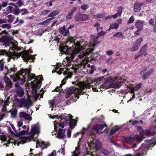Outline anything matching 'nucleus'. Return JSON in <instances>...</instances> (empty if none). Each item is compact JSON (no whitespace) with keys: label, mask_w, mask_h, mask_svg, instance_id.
Returning <instances> with one entry per match:
<instances>
[{"label":"nucleus","mask_w":156,"mask_h":156,"mask_svg":"<svg viewBox=\"0 0 156 156\" xmlns=\"http://www.w3.org/2000/svg\"><path fill=\"white\" fill-rule=\"evenodd\" d=\"M122 127V126H114L111 129L110 132L111 135H112L114 134L116 132L118 131Z\"/></svg>","instance_id":"nucleus-26"},{"label":"nucleus","mask_w":156,"mask_h":156,"mask_svg":"<svg viewBox=\"0 0 156 156\" xmlns=\"http://www.w3.org/2000/svg\"><path fill=\"white\" fill-rule=\"evenodd\" d=\"M59 152H61L63 154H65V150L63 148L61 147L60 150L58 151Z\"/></svg>","instance_id":"nucleus-60"},{"label":"nucleus","mask_w":156,"mask_h":156,"mask_svg":"<svg viewBox=\"0 0 156 156\" xmlns=\"http://www.w3.org/2000/svg\"><path fill=\"white\" fill-rule=\"evenodd\" d=\"M114 36L118 38H123L124 37L123 34L121 32H118L114 35Z\"/></svg>","instance_id":"nucleus-38"},{"label":"nucleus","mask_w":156,"mask_h":156,"mask_svg":"<svg viewBox=\"0 0 156 156\" xmlns=\"http://www.w3.org/2000/svg\"><path fill=\"white\" fill-rule=\"evenodd\" d=\"M4 66L3 62L2 60L0 61V71H2Z\"/></svg>","instance_id":"nucleus-49"},{"label":"nucleus","mask_w":156,"mask_h":156,"mask_svg":"<svg viewBox=\"0 0 156 156\" xmlns=\"http://www.w3.org/2000/svg\"><path fill=\"white\" fill-rule=\"evenodd\" d=\"M92 39L88 43L85 42L84 47L78 41L74 42V39L73 37H69L67 41L62 45L59 46V50L62 54H64L68 55L62 63L61 65L58 64L55 67V70H53L52 73L55 72L58 74L62 73V72L65 69L67 70H69L71 72H75L79 68H83L87 64L86 60H82L83 58L89 55L94 51L93 48L90 49L91 46L94 47L99 43V41L94 39V36H91Z\"/></svg>","instance_id":"nucleus-1"},{"label":"nucleus","mask_w":156,"mask_h":156,"mask_svg":"<svg viewBox=\"0 0 156 156\" xmlns=\"http://www.w3.org/2000/svg\"><path fill=\"white\" fill-rule=\"evenodd\" d=\"M16 4L17 5H18V6H20L23 4V3L20 0H19L17 1Z\"/></svg>","instance_id":"nucleus-51"},{"label":"nucleus","mask_w":156,"mask_h":156,"mask_svg":"<svg viewBox=\"0 0 156 156\" xmlns=\"http://www.w3.org/2000/svg\"><path fill=\"white\" fill-rule=\"evenodd\" d=\"M7 20L8 22L12 23V22L14 20V17L12 15H8L7 16Z\"/></svg>","instance_id":"nucleus-35"},{"label":"nucleus","mask_w":156,"mask_h":156,"mask_svg":"<svg viewBox=\"0 0 156 156\" xmlns=\"http://www.w3.org/2000/svg\"><path fill=\"white\" fill-rule=\"evenodd\" d=\"M155 129H153L152 128L148 129L145 130L144 132V134H145L148 136H150L154 135L155 133Z\"/></svg>","instance_id":"nucleus-21"},{"label":"nucleus","mask_w":156,"mask_h":156,"mask_svg":"<svg viewBox=\"0 0 156 156\" xmlns=\"http://www.w3.org/2000/svg\"><path fill=\"white\" fill-rule=\"evenodd\" d=\"M87 128H83L82 130L81 131H80L79 132H78L76 133V134H74L73 135V136L75 137H76L77 136L79 135V134H82L81 136H83V134L87 130Z\"/></svg>","instance_id":"nucleus-30"},{"label":"nucleus","mask_w":156,"mask_h":156,"mask_svg":"<svg viewBox=\"0 0 156 156\" xmlns=\"http://www.w3.org/2000/svg\"><path fill=\"white\" fill-rule=\"evenodd\" d=\"M50 118L59 120V122L55 120L54 122L55 130H58L56 136L57 138L63 139L65 137V133L66 130L65 129H63V128L67 126L68 123L70 129L67 130V135L68 138L71 137L72 129L74 128L76 123V121L72 119V116L70 114L66 113L59 115L53 114L52 116L50 115Z\"/></svg>","instance_id":"nucleus-3"},{"label":"nucleus","mask_w":156,"mask_h":156,"mask_svg":"<svg viewBox=\"0 0 156 156\" xmlns=\"http://www.w3.org/2000/svg\"><path fill=\"white\" fill-rule=\"evenodd\" d=\"M92 139L88 141L89 146L90 148L95 147L96 150L98 151L101 147V144L99 141L94 139L95 135L94 134H92Z\"/></svg>","instance_id":"nucleus-10"},{"label":"nucleus","mask_w":156,"mask_h":156,"mask_svg":"<svg viewBox=\"0 0 156 156\" xmlns=\"http://www.w3.org/2000/svg\"><path fill=\"white\" fill-rule=\"evenodd\" d=\"M23 121L18 119L17 122V133L20 135L27 134L29 130V126L23 125Z\"/></svg>","instance_id":"nucleus-9"},{"label":"nucleus","mask_w":156,"mask_h":156,"mask_svg":"<svg viewBox=\"0 0 156 156\" xmlns=\"http://www.w3.org/2000/svg\"><path fill=\"white\" fill-rule=\"evenodd\" d=\"M53 19V18H50L44 21V22H41V24H42V25H46V24H48V23H49L50 22L51 20H52Z\"/></svg>","instance_id":"nucleus-39"},{"label":"nucleus","mask_w":156,"mask_h":156,"mask_svg":"<svg viewBox=\"0 0 156 156\" xmlns=\"http://www.w3.org/2000/svg\"><path fill=\"white\" fill-rule=\"evenodd\" d=\"M49 103L50 104V106L51 108L55 107L56 101L55 99H53L49 101Z\"/></svg>","instance_id":"nucleus-33"},{"label":"nucleus","mask_w":156,"mask_h":156,"mask_svg":"<svg viewBox=\"0 0 156 156\" xmlns=\"http://www.w3.org/2000/svg\"><path fill=\"white\" fill-rule=\"evenodd\" d=\"M144 22L143 21L137 20L135 23V26L137 28L143 29V27L144 24Z\"/></svg>","instance_id":"nucleus-20"},{"label":"nucleus","mask_w":156,"mask_h":156,"mask_svg":"<svg viewBox=\"0 0 156 156\" xmlns=\"http://www.w3.org/2000/svg\"><path fill=\"white\" fill-rule=\"evenodd\" d=\"M55 131H54L52 132V134L53 136H54V135L55 136V137H57L56 136H57V130H55Z\"/></svg>","instance_id":"nucleus-63"},{"label":"nucleus","mask_w":156,"mask_h":156,"mask_svg":"<svg viewBox=\"0 0 156 156\" xmlns=\"http://www.w3.org/2000/svg\"><path fill=\"white\" fill-rule=\"evenodd\" d=\"M149 22L150 24H151V25L153 26L154 25V22L153 20L152 19H151L150 20H149Z\"/></svg>","instance_id":"nucleus-61"},{"label":"nucleus","mask_w":156,"mask_h":156,"mask_svg":"<svg viewBox=\"0 0 156 156\" xmlns=\"http://www.w3.org/2000/svg\"><path fill=\"white\" fill-rule=\"evenodd\" d=\"M96 68L94 66L92 65L90 66V69H87L88 73L90 74H92L94 72Z\"/></svg>","instance_id":"nucleus-32"},{"label":"nucleus","mask_w":156,"mask_h":156,"mask_svg":"<svg viewBox=\"0 0 156 156\" xmlns=\"http://www.w3.org/2000/svg\"><path fill=\"white\" fill-rule=\"evenodd\" d=\"M94 27H95L97 30V31H98V27H100V24L98 23H95L94 25Z\"/></svg>","instance_id":"nucleus-62"},{"label":"nucleus","mask_w":156,"mask_h":156,"mask_svg":"<svg viewBox=\"0 0 156 156\" xmlns=\"http://www.w3.org/2000/svg\"><path fill=\"white\" fill-rule=\"evenodd\" d=\"M5 69L7 70L8 72L7 74L10 73L11 72H15L16 70V68H14V67H11L9 69H7L6 67H5Z\"/></svg>","instance_id":"nucleus-37"},{"label":"nucleus","mask_w":156,"mask_h":156,"mask_svg":"<svg viewBox=\"0 0 156 156\" xmlns=\"http://www.w3.org/2000/svg\"><path fill=\"white\" fill-rule=\"evenodd\" d=\"M134 20V18L133 16H131L129 19L127 23L128 24L132 23H133Z\"/></svg>","instance_id":"nucleus-46"},{"label":"nucleus","mask_w":156,"mask_h":156,"mask_svg":"<svg viewBox=\"0 0 156 156\" xmlns=\"http://www.w3.org/2000/svg\"><path fill=\"white\" fill-rule=\"evenodd\" d=\"M80 152V146L78 143L77 147L75 148V150L73 152V156H77L79 154Z\"/></svg>","instance_id":"nucleus-28"},{"label":"nucleus","mask_w":156,"mask_h":156,"mask_svg":"<svg viewBox=\"0 0 156 156\" xmlns=\"http://www.w3.org/2000/svg\"><path fill=\"white\" fill-rule=\"evenodd\" d=\"M59 13V12L58 10H54L51 12L49 14L48 16L49 17H53L55 16L58 15Z\"/></svg>","instance_id":"nucleus-27"},{"label":"nucleus","mask_w":156,"mask_h":156,"mask_svg":"<svg viewBox=\"0 0 156 156\" xmlns=\"http://www.w3.org/2000/svg\"><path fill=\"white\" fill-rule=\"evenodd\" d=\"M68 70L66 71H62V72H63V74L64 76L66 75L67 76H65V78L63 79V80L62 81V84H60V86L58 87H57L55 89V91H59L60 90V88L62 87V85H63V84H64L65 83V81L68 78H71L72 74V72H73V71L72 72H70L69 71H68Z\"/></svg>","instance_id":"nucleus-15"},{"label":"nucleus","mask_w":156,"mask_h":156,"mask_svg":"<svg viewBox=\"0 0 156 156\" xmlns=\"http://www.w3.org/2000/svg\"><path fill=\"white\" fill-rule=\"evenodd\" d=\"M101 80H102V78L97 79L96 81H93L90 79H88L85 83H79L77 87H70L68 90V93L70 95L73 94L71 99L73 102H76L77 99L79 97V95L82 94V90L83 89L85 88H89L90 86H94V85H97L100 83L99 82Z\"/></svg>","instance_id":"nucleus-4"},{"label":"nucleus","mask_w":156,"mask_h":156,"mask_svg":"<svg viewBox=\"0 0 156 156\" xmlns=\"http://www.w3.org/2000/svg\"><path fill=\"white\" fill-rule=\"evenodd\" d=\"M56 152L55 151L53 150L49 155V156H56Z\"/></svg>","instance_id":"nucleus-54"},{"label":"nucleus","mask_w":156,"mask_h":156,"mask_svg":"<svg viewBox=\"0 0 156 156\" xmlns=\"http://www.w3.org/2000/svg\"><path fill=\"white\" fill-rule=\"evenodd\" d=\"M5 55L8 57V61H9L12 58L14 59L16 58H18V57L21 56L25 62L28 61H33L35 58L34 55H30L27 51H24L20 52L19 53L14 52H11L10 51L7 52L4 50H0V55Z\"/></svg>","instance_id":"nucleus-6"},{"label":"nucleus","mask_w":156,"mask_h":156,"mask_svg":"<svg viewBox=\"0 0 156 156\" xmlns=\"http://www.w3.org/2000/svg\"><path fill=\"white\" fill-rule=\"evenodd\" d=\"M132 121L131 120H130L129 122H128L126 124H125L123 125V126H126V125H127L126 126V128H128V126L131 123V122Z\"/></svg>","instance_id":"nucleus-64"},{"label":"nucleus","mask_w":156,"mask_h":156,"mask_svg":"<svg viewBox=\"0 0 156 156\" xmlns=\"http://www.w3.org/2000/svg\"><path fill=\"white\" fill-rule=\"evenodd\" d=\"M88 16L86 14H80L77 15L75 18L77 21H84L87 20Z\"/></svg>","instance_id":"nucleus-19"},{"label":"nucleus","mask_w":156,"mask_h":156,"mask_svg":"<svg viewBox=\"0 0 156 156\" xmlns=\"http://www.w3.org/2000/svg\"><path fill=\"white\" fill-rule=\"evenodd\" d=\"M89 8L88 5L87 4H83L81 6L80 8L83 10H86Z\"/></svg>","instance_id":"nucleus-42"},{"label":"nucleus","mask_w":156,"mask_h":156,"mask_svg":"<svg viewBox=\"0 0 156 156\" xmlns=\"http://www.w3.org/2000/svg\"><path fill=\"white\" fill-rule=\"evenodd\" d=\"M139 46L135 43L133 45V47L131 49L132 51H135L137 50L139 48Z\"/></svg>","instance_id":"nucleus-36"},{"label":"nucleus","mask_w":156,"mask_h":156,"mask_svg":"<svg viewBox=\"0 0 156 156\" xmlns=\"http://www.w3.org/2000/svg\"><path fill=\"white\" fill-rule=\"evenodd\" d=\"M106 82H110L112 84V87L118 88L122 85V81L120 80V78L118 77H115L112 79L111 78H109L106 80Z\"/></svg>","instance_id":"nucleus-11"},{"label":"nucleus","mask_w":156,"mask_h":156,"mask_svg":"<svg viewBox=\"0 0 156 156\" xmlns=\"http://www.w3.org/2000/svg\"><path fill=\"white\" fill-rule=\"evenodd\" d=\"M143 38L141 37H140L136 41L135 43L139 46H140L141 42L143 41Z\"/></svg>","instance_id":"nucleus-41"},{"label":"nucleus","mask_w":156,"mask_h":156,"mask_svg":"<svg viewBox=\"0 0 156 156\" xmlns=\"http://www.w3.org/2000/svg\"><path fill=\"white\" fill-rule=\"evenodd\" d=\"M30 71V70L27 69H21L17 74L10 75L14 81L16 82L15 84V87L16 88V93L20 97H22L24 94V91L20 86V84H22L24 82H26L27 86L29 87L30 83L28 82L34 79L33 82H31V88L30 90H27V99H22L20 101V107L27 108L32 105L30 97L33 96L35 99H37L40 95L41 98H42V94L44 93L42 91H40L39 94L37 93V90L40 87L42 77L40 76L35 77V75L31 73Z\"/></svg>","instance_id":"nucleus-2"},{"label":"nucleus","mask_w":156,"mask_h":156,"mask_svg":"<svg viewBox=\"0 0 156 156\" xmlns=\"http://www.w3.org/2000/svg\"><path fill=\"white\" fill-rule=\"evenodd\" d=\"M31 127V131L28 133L30 135V137H20L17 140L12 139H9L7 141V146H8V144L10 143L13 144L15 145L17 144L18 146H19L20 144H23L29 141L32 139L35 140L34 138H37L38 135L40 133V126L38 124H36L32 125Z\"/></svg>","instance_id":"nucleus-5"},{"label":"nucleus","mask_w":156,"mask_h":156,"mask_svg":"<svg viewBox=\"0 0 156 156\" xmlns=\"http://www.w3.org/2000/svg\"><path fill=\"white\" fill-rule=\"evenodd\" d=\"M76 10V7H74L71 10V11L69 12L73 14V13Z\"/></svg>","instance_id":"nucleus-56"},{"label":"nucleus","mask_w":156,"mask_h":156,"mask_svg":"<svg viewBox=\"0 0 156 156\" xmlns=\"http://www.w3.org/2000/svg\"><path fill=\"white\" fill-rule=\"evenodd\" d=\"M141 85L142 84L140 83L134 87L133 85L130 84L127 86L126 89L122 90L121 91L122 93L125 94H126L129 92H131L132 93H133V91L138 90L141 87Z\"/></svg>","instance_id":"nucleus-12"},{"label":"nucleus","mask_w":156,"mask_h":156,"mask_svg":"<svg viewBox=\"0 0 156 156\" xmlns=\"http://www.w3.org/2000/svg\"><path fill=\"white\" fill-rule=\"evenodd\" d=\"M19 116L20 118V119L22 120L23 119L29 121L32 120V118L30 115L23 112H20L19 113Z\"/></svg>","instance_id":"nucleus-17"},{"label":"nucleus","mask_w":156,"mask_h":156,"mask_svg":"<svg viewBox=\"0 0 156 156\" xmlns=\"http://www.w3.org/2000/svg\"><path fill=\"white\" fill-rule=\"evenodd\" d=\"M152 70H151L148 72H147V73L144 74L143 75L142 77L143 79L145 80L149 77L150 75H151V74L152 73Z\"/></svg>","instance_id":"nucleus-31"},{"label":"nucleus","mask_w":156,"mask_h":156,"mask_svg":"<svg viewBox=\"0 0 156 156\" xmlns=\"http://www.w3.org/2000/svg\"><path fill=\"white\" fill-rule=\"evenodd\" d=\"M0 41L4 42L6 47L9 46L10 50L12 49L14 51L18 50V47L17 46V42L15 41L13 39L8 35L2 36L0 38Z\"/></svg>","instance_id":"nucleus-8"},{"label":"nucleus","mask_w":156,"mask_h":156,"mask_svg":"<svg viewBox=\"0 0 156 156\" xmlns=\"http://www.w3.org/2000/svg\"><path fill=\"white\" fill-rule=\"evenodd\" d=\"M49 146V144H46L45 142H43L41 140H38L36 141V147L37 148L41 147L42 148H47Z\"/></svg>","instance_id":"nucleus-18"},{"label":"nucleus","mask_w":156,"mask_h":156,"mask_svg":"<svg viewBox=\"0 0 156 156\" xmlns=\"http://www.w3.org/2000/svg\"><path fill=\"white\" fill-rule=\"evenodd\" d=\"M49 11L48 10H45L42 12L41 15H46L48 13Z\"/></svg>","instance_id":"nucleus-57"},{"label":"nucleus","mask_w":156,"mask_h":156,"mask_svg":"<svg viewBox=\"0 0 156 156\" xmlns=\"http://www.w3.org/2000/svg\"><path fill=\"white\" fill-rule=\"evenodd\" d=\"M142 29H141L138 28V29L134 32V34L136 35H139L140 33V31Z\"/></svg>","instance_id":"nucleus-53"},{"label":"nucleus","mask_w":156,"mask_h":156,"mask_svg":"<svg viewBox=\"0 0 156 156\" xmlns=\"http://www.w3.org/2000/svg\"><path fill=\"white\" fill-rule=\"evenodd\" d=\"M105 16V14L104 13L102 14H100L97 15H94V17L95 18H101Z\"/></svg>","instance_id":"nucleus-44"},{"label":"nucleus","mask_w":156,"mask_h":156,"mask_svg":"<svg viewBox=\"0 0 156 156\" xmlns=\"http://www.w3.org/2000/svg\"><path fill=\"white\" fill-rule=\"evenodd\" d=\"M2 27L3 28H6L8 29H9L11 28V26L9 24H7L2 25Z\"/></svg>","instance_id":"nucleus-47"},{"label":"nucleus","mask_w":156,"mask_h":156,"mask_svg":"<svg viewBox=\"0 0 156 156\" xmlns=\"http://www.w3.org/2000/svg\"><path fill=\"white\" fill-rule=\"evenodd\" d=\"M11 116L14 118H15L17 115V111L16 110H13L11 112Z\"/></svg>","instance_id":"nucleus-43"},{"label":"nucleus","mask_w":156,"mask_h":156,"mask_svg":"<svg viewBox=\"0 0 156 156\" xmlns=\"http://www.w3.org/2000/svg\"><path fill=\"white\" fill-rule=\"evenodd\" d=\"M105 34V32L103 31H101L100 33H98L97 35L96 39H98L100 37L104 35Z\"/></svg>","instance_id":"nucleus-40"},{"label":"nucleus","mask_w":156,"mask_h":156,"mask_svg":"<svg viewBox=\"0 0 156 156\" xmlns=\"http://www.w3.org/2000/svg\"><path fill=\"white\" fill-rule=\"evenodd\" d=\"M141 3L136 2L135 4L134 8V11L135 12L139 11L141 9V6L142 5Z\"/></svg>","instance_id":"nucleus-23"},{"label":"nucleus","mask_w":156,"mask_h":156,"mask_svg":"<svg viewBox=\"0 0 156 156\" xmlns=\"http://www.w3.org/2000/svg\"><path fill=\"white\" fill-rule=\"evenodd\" d=\"M137 129L140 134V136H141L142 138L143 139V138L142 137V136L144 135V131L141 127L140 126H137Z\"/></svg>","instance_id":"nucleus-34"},{"label":"nucleus","mask_w":156,"mask_h":156,"mask_svg":"<svg viewBox=\"0 0 156 156\" xmlns=\"http://www.w3.org/2000/svg\"><path fill=\"white\" fill-rule=\"evenodd\" d=\"M12 6H8L7 8V11L9 13H12L17 9V7L15 5L12 3L10 4Z\"/></svg>","instance_id":"nucleus-22"},{"label":"nucleus","mask_w":156,"mask_h":156,"mask_svg":"<svg viewBox=\"0 0 156 156\" xmlns=\"http://www.w3.org/2000/svg\"><path fill=\"white\" fill-rule=\"evenodd\" d=\"M107 62L109 64H112L114 62V61L112 58H110L107 60Z\"/></svg>","instance_id":"nucleus-48"},{"label":"nucleus","mask_w":156,"mask_h":156,"mask_svg":"<svg viewBox=\"0 0 156 156\" xmlns=\"http://www.w3.org/2000/svg\"><path fill=\"white\" fill-rule=\"evenodd\" d=\"M6 20L5 19H0V24H2L3 23H6Z\"/></svg>","instance_id":"nucleus-59"},{"label":"nucleus","mask_w":156,"mask_h":156,"mask_svg":"<svg viewBox=\"0 0 156 156\" xmlns=\"http://www.w3.org/2000/svg\"><path fill=\"white\" fill-rule=\"evenodd\" d=\"M106 54L109 56H111L113 55L114 52L112 50H109L106 52Z\"/></svg>","instance_id":"nucleus-50"},{"label":"nucleus","mask_w":156,"mask_h":156,"mask_svg":"<svg viewBox=\"0 0 156 156\" xmlns=\"http://www.w3.org/2000/svg\"><path fill=\"white\" fill-rule=\"evenodd\" d=\"M119 27V24L117 23H112L110 24L109 27V29H108L110 30V29H117Z\"/></svg>","instance_id":"nucleus-29"},{"label":"nucleus","mask_w":156,"mask_h":156,"mask_svg":"<svg viewBox=\"0 0 156 156\" xmlns=\"http://www.w3.org/2000/svg\"><path fill=\"white\" fill-rule=\"evenodd\" d=\"M122 10L121 9H119L117 12V13H116V14L118 16H120L121 15L122 13Z\"/></svg>","instance_id":"nucleus-52"},{"label":"nucleus","mask_w":156,"mask_h":156,"mask_svg":"<svg viewBox=\"0 0 156 156\" xmlns=\"http://www.w3.org/2000/svg\"><path fill=\"white\" fill-rule=\"evenodd\" d=\"M136 140L139 143L140 142L143 140L141 136H140L136 135L134 136V137L133 138L131 137H127L125 138V140L126 142L128 143L131 144L132 143L134 142L135 140Z\"/></svg>","instance_id":"nucleus-16"},{"label":"nucleus","mask_w":156,"mask_h":156,"mask_svg":"<svg viewBox=\"0 0 156 156\" xmlns=\"http://www.w3.org/2000/svg\"><path fill=\"white\" fill-rule=\"evenodd\" d=\"M4 80L5 82L7 84V88L8 87L9 88H11L12 85V83L9 79L8 77H5L4 78Z\"/></svg>","instance_id":"nucleus-24"},{"label":"nucleus","mask_w":156,"mask_h":156,"mask_svg":"<svg viewBox=\"0 0 156 156\" xmlns=\"http://www.w3.org/2000/svg\"><path fill=\"white\" fill-rule=\"evenodd\" d=\"M9 99L10 97H8L5 100L3 101L1 104L2 106V111L3 113H1L0 114V121L5 117V114L4 113L7 112L6 106H8L9 103Z\"/></svg>","instance_id":"nucleus-13"},{"label":"nucleus","mask_w":156,"mask_h":156,"mask_svg":"<svg viewBox=\"0 0 156 156\" xmlns=\"http://www.w3.org/2000/svg\"><path fill=\"white\" fill-rule=\"evenodd\" d=\"M147 48V46L146 45H144L142 48L140 50V52H141L142 51H145Z\"/></svg>","instance_id":"nucleus-58"},{"label":"nucleus","mask_w":156,"mask_h":156,"mask_svg":"<svg viewBox=\"0 0 156 156\" xmlns=\"http://www.w3.org/2000/svg\"><path fill=\"white\" fill-rule=\"evenodd\" d=\"M93 129L95 130L97 133L101 134L103 133H107L108 131L107 129V127L106 125H96L93 128Z\"/></svg>","instance_id":"nucleus-14"},{"label":"nucleus","mask_w":156,"mask_h":156,"mask_svg":"<svg viewBox=\"0 0 156 156\" xmlns=\"http://www.w3.org/2000/svg\"><path fill=\"white\" fill-rule=\"evenodd\" d=\"M156 143V141L154 140H145V143L142 144L141 147L138 150V153L134 156H144L147 154V150L150 149Z\"/></svg>","instance_id":"nucleus-7"},{"label":"nucleus","mask_w":156,"mask_h":156,"mask_svg":"<svg viewBox=\"0 0 156 156\" xmlns=\"http://www.w3.org/2000/svg\"><path fill=\"white\" fill-rule=\"evenodd\" d=\"M59 31L60 33L62 34L63 35H66L68 33H69V30L66 29V27L65 26L60 28L59 29Z\"/></svg>","instance_id":"nucleus-25"},{"label":"nucleus","mask_w":156,"mask_h":156,"mask_svg":"<svg viewBox=\"0 0 156 156\" xmlns=\"http://www.w3.org/2000/svg\"><path fill=\"white\" fill-rule=\"evenodd\" d=\"M28 12V11L26 9H22L20 11V13L22 14V15H23L27 13Z\"/></svg>","instance_id":"nucleus-45"},{"label":"nucleus","mask_w":156,"mask_h":156,"mask_svg":"<svg viewBox=\"0 0 156 156\" xmlns=\"http://www.w3.org/2000/svg\"><path fill=\"white\" fill-rule=\"evenodd\" d=\"M73 14L69 12L68 15L66 16V17L67 19H70L71 18Z\"/></svg>","instance_id":"nucleus-55"}]
</instances>
